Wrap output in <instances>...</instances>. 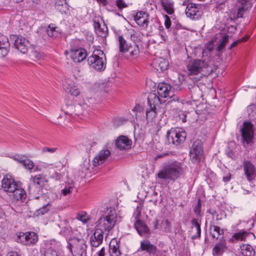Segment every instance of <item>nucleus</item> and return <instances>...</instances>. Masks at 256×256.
I'll return each instance as SVG.
<instances>
[{"label": "nucleus", "mask_w": 256, "mask_h": 256, "mask_svg": "<svg viewBox=\"0 0 256 256\" xmlns=\"http://www.w3.org/2000/svg\"><path fill=\"white\" fill-rule=\"evenodd\" d=\"M118 222L116 210L110 208L106 212V216L100 217L96 223L97 228L90 237L91 246L98 247L103 242L104 231L109 232Z\"/></svg>", "instance_id": "nucleus-1"}, {"label": "nucleus", "mask_w": 256, "mask_h": 256, "mask_svg": "<svg viewBox=\"0 0 256 256\" xmlns=\"http://www.w3.org/2000/svg\"><path fill=\"white\" fill-rule=\"evenodd\" d=\"M186 166L183 162L173 161L165 164L158 173V178L164 180H175L184 174Z\"/></svg>", "instance_id": "nucleus-2"}, {"label": "nucleus", "mask_w": 256, "mask_h": 256, "mask_svg": "<svg viewBox=\"0 0 256 256\" xmlns=\"http://www.w3.org/2000/svg\"><path fill=\"white\" fill-rule=\"evenodd\" d=\"M90 66L98 71L104 70L106 66V58L104 52L100 50H96L93 54L88 59Z\"/></svg>", "instance_id": "nucleus-3"}, {"label": "nucleus", "mask_w": 256, "mask_h": 256, "mask_svg": "<svg viewBox=\"0 0 256 256\" xmlns=\"http://www.w3.org/2000/svg\"><path fill=\"white\" fill-rule=\"evenodd\" d=\"M208 66L205 60L194 59L188 62L186 68L190 75H197L204 72Z\"/></svg>", "instance_id": "nucleus-4"}, {"label": "nucleus", "mask_w": 256, "mask_h": 256, "mask_svg": "<svg viewBox=\"0 0 256 256\" xmlns=\"http://www.w3.org/2000/svg\"><path fill=\"white\" fill-rule=\"evenodd\" d=\"M186 136V132L182 128H171L167 132V138L170 143L178 146L184 142Z\"/></svg>", "instance_id": "nucleus-5"}, {"label": "nucleus", "mask_w": 256, "mask_h": 256, "mask_svg": "<svg viewBox=\"0 0 256 256\" xmlns=\"http://www.w3.org/2000/svg\"><path fill=\"white\" fill-rule=\"evenodd\" d=\"M203 156L202 144L200 140H196L191 148L190 156L192 162L194 163L199 162Z\"/></svg>", "instance_id": "nucleus-6"}, {"label": "nucleus", "mask_w": 256, "mask_h": 256, "mask_svg": "<svg viewBox=\"0 0 256 256\" xmlns=\"http://www.w3.org/2000/svg\"><path fill=\"white\" fill-rule=\"evenodd\" d=\"M38 240V234L33 232H20L17 234L16 241L22 244L31 246L34 244Z\"/></svg>", "instance_id": "nucleus-7"}, {"label": "nucleus", "mask_w": 256, "mask_h": 256, "mask_svg": "<svg viewBox=\"0 0 256 256\" xmlns=\"http://www.w3.org/2000/svg\"><path fill=\"white\" fill-rule=\"evenodd\" d=\"M11 38L14 40V44L16 48L22 54H26L30 48L29 41L21 36L13 35Z\"/></svg>", "instance_id": "nucleus-8"}, {"label": "nucleus", "mask_w": 256, "mask_h": 256, "mask_svg": "<svg viewBox=\"0 0 256 256\" xmlns=\"http://www.w3.org/2000/svg\"><path fill=\"white\" fill-rule=\"evenodd\" d=\"M136 24L142 30H146L150 24V14L146 12L138 10L134 16Z\"/></svg>", "instance_id": "nucleus-9"}, {"label": "nucleus", "mask_w": 256, "mask_h": 256, "mask_svg": "<svg viewBox=\"0 0 256 256\" xmlns=\"http://www.w3.org/2000/svg\"><path fill=\"white\" fill-rule=\"evenodd\" d=\"M185 12L187 17L192 20L198 19L202 14L201 6L193 3L188 4Z\"/></svg>", "instance_id": "nucleus-10"}, {"label": "nucleus", "mask_w": 256, "mask_h": 256, "mask_svg": "<svg viewBox=\"0 0 256 256\" xmlns=\"http://www.w3.org/2000/svg\"><path fill=\"white\" fill-rule=\"evenodd\" d=\"M254 125L250 122H245L243 124V127L241 129L242 138L244 142L247 144L252 142L254 138Z\"/></svg>", "instance_id": "nucleus-11"}, {"label": "nucleus", "mask_w": 256, "mask_h": 256, "mask_svg": "<svg viewBox=\"0 0 256 256\" xmlns=\"http://www.w3.org/2000/svg\"><path fill=\"white\" fill-rule=\"evenodd\" d=\"M242 165L247 180L249 182L254 180L256 178V168L254 165L249 160H244Z\"/></svg>", "instance_id": "nucleus-12"}, {"label": "nucleus", "mask_w": 256, "mask_h": 256, "mask_svg": "<svg viewBox=\"0 0 256 256\" xmlns=\"http://www.w3.org/2000/svg\"><path fill=\"white\" fill-rule=\"evenodd\" d=\"M18 184L10 175H6L2 181V189L6 192L11 193L17 188Z\"/></svg>", "instance_id": "nucleus-13"}, {"label": "nucleus", "mask_w": 256, "mask_h": 256, "mask_svg": "<svg viewBox=\"0 0 256 256\" xmlns=\"http://www.w3.org/2000/svg\"><path fill=\"white\" fill-rule=\"evenodd\" d=\"M70 54V56L74 62H80L87 56L86 51L82 48H72Z\"/></svg>", "instance_id": "nucleus-14"}, {"label": "nucleus", "mask_w": 256, "mask_h": 256, "mask_svg": "<svg viewBox=\"0 0 256 256\" xmlns=\"http://www.w3.org/2000/svg\"><path fill=\"white\" fill-rule=\"evenodd\" d=\"M64 90L74 96H78L80 94V90L78 86L72 80H66L64 84Z\"/></svg>", "instance_id": "nucleus-15"}, {"label": "nucleus", "mask_w": 256, "mask_h": 256, "mask_svg": "<svg viewBox=\"0 0 256 256\" xmlns=\"http://www.w3.org/2000/svg\"><path fill=\"white\" fill-rule=\"evenodd\" d=\"M132 142L127 136H120L116 140V146L120 150H126L131 148Z\"/></svg>", "instance_id": "nucleus-16"}, {"label": "nucleus", "mask_w": 256, "mask_h": 256, "mask_svg": "<svg viewBox=\"0 0 256 256\" xmlns=\"http://www.w3.org/2000/svg\"><path fill=\"white\" fill-rule=\"evenodd\" d=\"M171 86L166 83H160L158 85L157 92L158 95L162 98H172L174 95L172 94L171 91Z\"/></svg>", "instance_id": "nucleus-17"}, {"label": "nucleus", "mask_w": 256, "mask_h": 256, "mask_svg": "<svg viewBox=\"0 0 256 256\" xmlns=\"http://www.w3.org/2000/svg\"><path fill=\"white\" fill-rule=\"evenodd\" d=\"M156 250V246L152 244L149 240H144L140 242V246L138 252L144 251L149 254H154Z\"/></svg>", "instance_id": "nucleus-18"}, {"label": "nucleus", "mask_w": 256, "mask_h": 256, "mask_svg": "<svg viewBox=\"0 0 256 256\" xmlns=\"http://www.w3.org/2000/svg\"><path fill=\"white\" fill-rule=\"evenodd\" d=\"M134 227L138 234L141 236L148 238L150 234V230L146 224L140 220H136Z\"/></svg>", "instance_id": "nucleus-19"}, {"label": "nucleus", "mask_w": 256, "mask_h": 256, "mask_svg": "<svg viewBox=\"0 0 256 256\" xmlns=\"http://www.w3.org/2000/svg\"><path fill=\"white\" fill-rule=\"evenodd\" d=\"M110 154V150H100L94 158L92 162V165L94 166H97L100 164H102L107 159Z\"/></svg>", "instance_id": "nucleus-20"}, {"label": "nucleus", "mask_w": 256, "mask_h": 256, "mask_svg": "<svg viewBox=\"0 0 256 256\" xmlns=\"http://www.w3.org/2000/svg\"><path fill=\"white\" fill-rule=\"evenodd\" d=\"M152 65L157 71L162 72L168 68V63L166 59L162 58H158L153 60Z\"/></svg>", "instance_id": "nucleus-21"}, {"label": "nucleus", "mask_w": 256, "mask_h": 256, "mask_svg": "<svg viewBox=\"0 0 256 256\" xmlns=\"http://www.w3.org/2000/svg\"><path fill=\"white\" fill-rule=\"evenodd\" d=\"M74 248L76 256H82L86 253L87 246L85 244L84 240H80L74 244Z\"/></svg>", "instance_id": "nucleus-22"}, {"label": "nucleus", "mask_w": 256, "mask_h": 256, "mask_svg": "<svg viewBox=\"0 0 256 256\" xmlns=\"http://www.w3.org/2000/svg\"><path fill=\"white\" fill-rule=\"evenodd\" d=\"M11 193L12 194V197L15 200L24 202L26 199V192L19 185Z\"/></svg>", "instance_id": "nucleus-23"}, {"label": "nucleus", "mask_w": 256, "mask_h": 256, "mask_svg": "<svg viewBox=\"0 0 256 256\" xmlns=\"http://www.w3.org/2000/svg\"><path fill=\"white\" fill-rule=\"evenodd\" d=\"M58 226L62 229L60 232V234L64 236H70L72 235V230L67 220H61Z\"/></svg>", "instance_id": "nucleus-24"}, {"label": "nucleus", "mask_w": 256, "mask_h": 256, "mask_svg": "<svg viewBox=\"0 0 256 256\" xmlns=\"http://www.w3.org/2000/svg\"><path fill=\"white\" fill-rule=\"evenodd\" d=\"M226 242L224 240H221L219 242L216 244L212 249V254L214 256H220L226 249Z\"/></svg>", "instance_id": "nucleus-25"}, {"label": "nucleus", "mask_w": 256, "mask_h": 256, "mask_svg": "<svg viewBox=\"0 0 256 256\" xmlns=\"http://www.w3.org/2000/svg\"><path fill=\"white\" fill-rule=\"evenodd\" d=\"M109 252L112 256H120L119 246L115 239H112L109 244Z\"/></svg>", "instance_id": "nucleus-26"}, {"label": "nucleus", "mask_w": 256, "mask_h": 256, "mask_svg": "<svg viewBox=\"0 0 256 256\" xmlns=\"http://www.w3.org/2000/svg\"><path fill=\"white\" fill-rule=\"evenodd\" d=\"M164 10L168 14L174 12V2L172 0H160Z\"/></svg>", "instance_id": "nucleus-27"}, {"label": "nucleus", "mask_w": 256, "mask_h": 256, "mask_svg": "<svg viewBox=\"0 0 256 256\" xmlns=\"http://www.w3.org/2000/svg\"><path fill=\"white\" fill-rule=\"evenodd\" d=\"M148 102L149 106L152 108H158L160 104L159 97L154 93L150 94L148 98Z\"/></svg>", "instance_id": "nucleus-28"}, {"label": "nucleus", "mask_w": 256, "mask_h": 256, "mask_svg": "<svg viewBox=\"0 0 256 256\" xmlns=\"http://www.w3.org/2000/svg\"><path fill=\"white\" fill-rule=\"evenodd\" d=\"M158 114V108L150 106L146 110V117L148 122H154Z\"/></svg>", "instance_id": "nucleus-29"}, {"label": "nucleus", "mask_w": 256, "mask_h": 256, "mask_svg": "<svg viewBox=\"0 0 256 256\" xmlns=\"http://www.w3.org/2000/svg\"><path fill=\"white\" fill-rule=\"evenodd\" d=\"M46 32L48 36L50 37H57L60 34V28L56 26L54 24H50L46 29Z\"/></svg>", "instance_id": "nucleus-30"}, {"label": "nucleus", "mask_w": 256, "mask_h": 256, "mask_svg": "<svg viewBox=\"0 0 256 256\" xmlns=\"http://www.w3.org/2000/svg\"><path fill=\"white\" fill-rule=\"evenodd\" d=\"M74 188V184L72 180L68 179L65 182V186L62 190L61 192L64 196H66L70 194Z\"/></svg>", "instance_id": "nucleus-31"}, {"label": "nucleus", "mask_w": 256, "mask_h": 256, "mask_svg": "<svg viewBox=\"0 0 256 256\" xmlns=\"http://www.w3.org/2000/svg\"><path fill=\"white\" fill-rule=\"evenodd\" d=\"M241 253L244 256H254L255 252L251 246L244 244L241 246Z\"/></svg>", "instance_id": "nucleus-32"}, {"label": "nucleus", "mask_w": 256, "mask_h": 256, "mask_svg": "<svg viewBox=\"0 0 256 256\" xmlns=\"http://www.w3.org/2000/svg\"><path fill=\"white\" fill-rule=\"evenodd\" d=\"M118 43L120 52H128V48H129L130 46L128 45L126 40L124 38L123 36H118Z\"/></svg>", "instance_id": "nucleus-33"}, {"label": "nucleus", "mask_w": 256, "mask_h": 256, "mask_svg": "<svg viewBox=\"0 0 256 256\" xmlns=\"http://www.w3.org/2000/svg\"><path fill=\"white\" fill-rule=\"evenodd\" d=\"M249 233H248L246 231L244 230H240L238 232L234 234L232 237V239L233 242L234 240H244L246 238L248 235Z\"/></svg>", "instance_id": "nucleus-34"}, {"label": "nucleus", "mask_w": 256, "mask_h": 256, "mask_svg": "<svg viewBox=\"0 0 256 256\" xmlns=\"http://www.w3.org/2000/svg\"><path fill=\"white\" fill-rule=\"evenodd\" d=\"M128 52H130V56L134 58H137L140 54L139 46L136 44L130 45L128 48Z\"/></svg>", "instance_id": "nucleus-35"}, {"label": "nucleus", "mask_w": 256, "mask_h": 256, "mask_svg": "<svg viewBox=\"0 0 256 256\" xmlns=\"http://www.w3.org/2000/svg\"><path fill=\"white\" fill-rule=\"evenodd\" d=\"M193 228H195L196 230V234L192 236V238L195 239L199 238L200 236L201 229L200 225L198 222V220L196 218H194L192 221Z\"/></svg>", "instance_id": "nucleus-36"}, {"label": "nucleus", "mask_w": 256, "mask_h": 256, "mask_svg": "<svg viewBox=\"0 0 256 256\" xmlns=\"http://www.w3.org/2000/svg\"><path fill=\"white\" fill-rule=\"evenodd\" d=\"M210 232L214 238H218V236L223 234V230H221L220 227L212 225L210 227Z\"/></svg>", "instance_id": "nucleus-37"}, {"label": "nucleus", "mask_w": 256, "mask_h": 256, "mask_svg": "<svg viewBox=\"0 0 256 256\" xmlns=\"http://www.w3.org/2000/svg\"><path fill=\"white\" fill-rule=\"evenodd\" d=\"M31 181L34 184L38 186H42L46 182L45 178L42 174H38L32 176Z\"/></svg>", "instance_id": "nucleus-38"}, {"label": "nucleus", "mask_w": 256, "mask_h": 256, "mask_svg": "<svg viewBox=\"0 0 256 256\" xmlns=\"http://www.w3.org/2000/svg\"><path fill=\"white\" fill-rule=\"evenodd\" d=\"M10 43L8 46L0 44V58H2L6 56L10 51Z\"/></svg>", "instance_id": "nucleus-39"}, {"label": "nucleus", "mask_w": 256, "mask_h": 256, "mask_svg": "<svg viewBox=\"0 0 256 256\" xmlns=\"http://www.w3.org/2000/svg\"><path fill=\"white\" fill-rule=\"evenodd\" d=\"M228 41V35L222 36L220 40V42L217 47V50L218 52L221 51L225 46L226 44Z\"/></svg>", "instance_id": "nucleus-40"}, {"label": "nucleus", "mask_w": 256, "mask_h": 256, "mask_svg": "<svg viewBox=\"0 0 256 256\" xmlns=\"http://www.w3.org/2000/svg\"><path fill=\"white\" fill-rule=\"evenodd\" d=\"M248 9V8L241 6H240L237 10L236 13H234L233 16L234 18H242L246 12V10Z\"/></svg>", "instance_id": "nucleus-41"}, {"label": "nucleus", "mask_w": 256, "mask_h": 256, "mask_svg": "<svg viewBox=\"0 0 256 256\" xmlns=\"http://www.w3.org/2000/svg\"><path fill=\"white\" fill-rule=\"evenodd\" d=\"M50 249H53L56 252H60L62 250V244L60 242L55 240H52L50 242Z\"/></svg>", "instance_id": "nucleus-42"}, {"label": "nucleus", "mask_w": 256, "mask_h": 256, "mask_svg": "<svg viewBox=\"0 0 256 256\" xmlns=\"http://www.w3.org/2000/svg\"><path fill=\"white\" fill-rule=\"evenodd\" d=\"M160 227L165 232H170V222L167 219L164 220L161 222Z\"/></svg>", "instance_id": "nucleus-43"}, {"label": "nucleus", "mask_w": 256, "mask_h": 256, "mask_svg": "<svg viewBox=\"0 0 256 256\" xmlns=\"http://www.w3.org/2000/svg\"><path fill=\"white\" fill-rule=\"evenodd\" d=\"M100 24L98 22L96 24L95 28H96V27H98V29L96 30L99 36L102 38L106 37V36L108 35L107 28H106V30H104L100 28Z\"/></svg>", "instance_id": "nucleus-44"}, {"label": "nucleus", "mask_w": 256, "mask_h": 256, "mask_svg": "<svg viewBox=\"0 0 256 256\" xmlns=\"http://www.w3.org/2000/svg\"><path fill=\"white\" fill-rule=\"evenodd\" d=\"M76 218L84 224L87 223L88 220V216L85 212H81L78 214Z\"/></svg>", "instance_id": "nucleus-45"}, {"label": "nucleus", "mask_w": 256, "mask_h": 256, "mask_svg": "<svg viewBox=\"0 0 256 256\" xmlns=\"http://www.w3.org/2000/svg\"><path fill=\"white\" fill-rule=\"evenodd\" d=\"M80 176L81 177H84L85 175L88 172L89 168L88 164H84L80 166Z\"/></svg>", "instance_id": "nucleus-46"}, {"label": "nucleus", "mask_w": 256, "mask_h": 256, "mask_svg": "<svg viewBox=\"0 0 256 256\" xmlns=\"http://www.w3.org/2000/svg\"><path fill=\"white\" fill-rule=\"evenodd\" d=\"M254 0H237V2L241 5L247 8L252 7Z\"/></svg>", "instance_id": "nucleus-47"}, {"label": "nucleus", "mask_w": 256, "mask_h": 256, "mask_svg": "<svg viewBox=\"0 0 256 256\" xmlns=\"http://www.w3.org/2000/svg\"><path fill=\"white\" fill-rule=\"evenodd\" d=\"M22 164L26 169L29 170L32 169L34 166L33 162L27 158L24 160Z\"/></svg>", "instance_id": "nucleus-48"}, {"label": "nucleus", "mask_w": 256, "mask_h": 256, "mask_svg": "<svg viewBox=\"0 0 256 256\" xmlns=\"http://www.w3.org/2000/svg\"><path fill=\"white\" fill-rule=\"evenodd\" d=\"M142 206V204H139L134 212V216L136 220H139L138 218L141 216Z\"/></svg>", "instance_id": "nucleus-49"}, {"label": "nucleus", "mask_w": 256, "mask_h": 256, "mask_svg": "<svg viewBox=\"0 0 256 256\" xmlns=\"http://www.w3.org/2000/svg\"><path fill=\"white\" fill-rule=\"evenodd\" d=\"M159 36H160L162 40L160 41V43L165 42L168 38L166 32L164 31V28H159Z\"/></svg>", "instance_id": "nucleus-50"}, {"label": "nucleus", "mask_w": 256, "mask_h": 256, "mask_svg": "<svg viewBox=\"0 0 256 256\" xmlns=\"http://www.w3.org/2000/svg\"><path fill=\"white\" fill-rule=\"evenodd\" d=\"M12 158L14 160L22 164L24 160L26 158V156L24 155L16 154L13 156Z\"/></svg>", "instance_id": "nucleus-51"}, {"label": "nucleus", "mask_w": 256, "mask_h": 256, "mask_svg": "<svg viewBox=\"0 0 256 256\" xmlns=\"http://www.w3.org/2000/svg\"><path fill=\"white\" fill-rule=\"evenodd\" d=\"M116 4L119 10H122V9L127 8L128 4L124 2V0H116Z\"/></svg>", "instance_id": "nucleus-52"}, {"label": "nucleus", "mask_w": 256, "mask_h": 256, "mask_svg": "<svg viewBox=\"0 0 256 256\" xmlns=\"http://www.w3.org/2000/svg\"><path fill=\"white\" fill-rule=\"evenodd\" d=\"M8 43L10 42L8 38L6 36L0 34V44L4 45L5 44L7 46Z\"/></svg>", "instance_id": "nucleus-53"}, {"label": "nucleus", "mask_w": 256, "mask_h": 256, "mask_svg": "<svg viewBox=\"0 0 256 256\" xmlns=\"http://www.w3.org/2000/svg\"><path fill=\"white\" fill-rule=\"evenodd\" d=\"M44 256H58L57 252L53 249L48 248L44 254Z\"/></svg>", "instance_id": "nucleus-54"}, {"label": "nucleus", "mask_w": 256, "mask_h": 256, "mask_svg": "<svg viewBox=\"0 0 256 256\" xmlns=\"http://www.w3.org/2000/svg\"><path fill=\"white\" fill-rule=\"evenodd\" d=\"M10 2L8 0H0V10L4 9L9 5Z\"/></svg>", "instance_id": "nucleus-55"}, {"label": "nucleus", "mask_w": 256, "mask_h": 256, "mask_svg": "<svg viewBox=\"0 0 256 256\" xmlns=\"http://www.w3.org/2000/svg\"><path fill=\"white\" fill-rule=\"evenodd\" d=\"M200 208H201V204L200 200H198V202L194 208V212L196 214L198 215L200 213Z\"/></svg>", "instance_id": "nucleus-56"}, {"label": "nucleus", "mask_w": 256, "mask_h": 256, "mask_svg": "<svg viewBox=\"0 0 256 256\" xmlns=\"http://www.w3.org/2000/svg\"><path fill=\"white\" fill-rule=\"evenodd\" d=\"M50 205L48 203L46 206H44L42 208L40 209V210L42 214H44L50 210Z\"/></svg>", "instance_id": "nucleus-57"}, {"label": "nucleus", "mask_w": 256, "mask_h": 256, "mask_svg": "<svg viewBox=\"0 0 256 256\" xmlns=\"http://www.w3.org/2000/svg\"><path fill=\"white\" fill-rule=\"evenodd\" d=\"M56 150V148H49L48 147H44L42 148V152H48L50 153H54Z\"/></svg>", "instance_id": "nucleus-58"}, {"label": "nucleus", "mask_w": 256, "mask_h": 256, "mask_svg": "<svg viewBox=\"0 0 256 256\" xmlns=\"http://www.w3.org/2000/svg\"><path fill=\"white\" fill-rule=\"evenodd\" d=\"M164 25H165L166 28L167 29L170 28V26H171L170 20L168 16H166V18L165 22H164Z\"/></svg>", "instance_id": "nucleus-59"}, {"label": "nucleus", "mask_w": 256, "mask_h": 256, "mask_svg": "<svg viewBox=\"0 0 256 256\" xmlns=\"http://www.w3.org/2000/svg\"><path fill=\"white\" fill-rule=\"evenodd\" d=\"M210 52H211L210 51V50H208V48H204L202 52V57L204 58L205 56H208Z\"/></svg>", "instance_id": "nucleus-60"}, {"label": "nucleus", "mask_w": 256, "mask_h": 256, "mask_svg": "<svg viewBox=\"0 0 256 256\" xmlns=\"http://www.w3.org/2000/svg\"><path fill=\"white\" fill-rule=\"evenodd\" d=\"M204 48H206L208 49V50H210V51L212 52L213 48V44L212 42H209L207 44H206Z\"/></svg>", "instance_id": "nucleus-61"}, {"label": "nucleus", "mask_w": 256, "mask_h": 256, "mask_svg": "<svg viewBox=\"0 0 256 256\" xmlns=\"http://www.w3.org/2000/svg\"><path fill=\"white\" fill-rule=\"evenodd\" d=\"M100 4H102L104 6H106L108 4V0H96Z\"/></svg>", "instance_id": "nucleus-62"}, {"label": "nucleus", "mask_w": 256, "mask_h": 256, "mask_svg": "<svg viewBox=\"0 0 256 256\" xmlns=\"http://www.w3.org/2000/svg\"><path fill=\"white\" fill-rule=\"evenodd\" d=\"M106 250L104 248H102L101 250L98 252V256H104Z\"/></svg>", "instance_id": "nucleus-63"}, {"label": "nucleus", "mask_w": 256, "mask_h": 256, "mask_svg": "<svg viewBox=\"0 0 256 256\" xmlns=\"http://www.w3.org/2000/svg\"><path fill=\"white\" fill-rule=\"evenodd\" d=\"M32 4V5L34 6H36L37 4H40L42 0H31Z\"/></svg>", "instance_id": "nucleus-64"}]
</instances>
